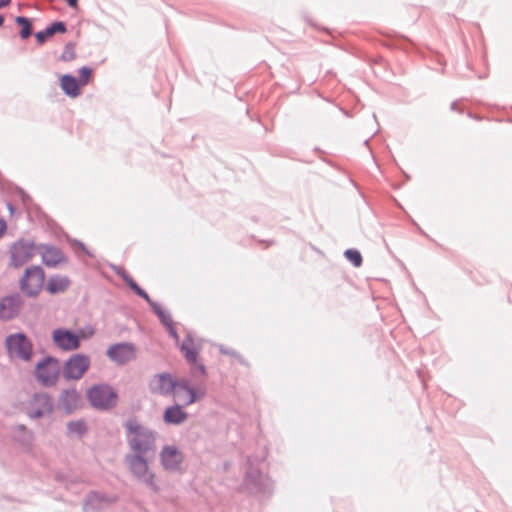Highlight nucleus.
I'll return each mask as SVG.
<instances>
[{"mask_svg": "<svg viewBox=\"0 0 512 512\" xmlns=\"http://www.w3.org/2000/svg\"><path fill=\"white\" fill-rule=\"evenodd\" d=\"M117 501V496L90 491L83 501V512H102Z\"/></svg>", "mask_w": 512, "mask_h": 512, "instance_id": "14", "label": "nucleus"}, {"mask_svg": "<svg viewBox=\"0 0 512 512\" xmlns=\"http://www.w3.org/2000/svg\"><path fill=\"white\" fill-rule=\"evenodd\" d=\"M160 462L162 467L169 472H177L181 469L184 455L174 445H165L160 451Z\"/></svg>", "mask_w": 512, "mask_h": 512, "instance_id": "15", "label": "nucleus"}, {"mask_svg": "<svg viewBox=\"0 0 512 512\" xmlns=\"http://www.w3.org/2000/svg\"><path fill=\"white\" fill-rule=\"evenodd\" d=\"M90 405L100 411H107L117 405L118 394L109 384L101 383L91 386L86 393Z\"/></svg>", "mask_w": 512, "mask_h": 512, "instance_id": "4", "label": "nucleus"}, {"mask_svg": "<svg viewBox=\"0 0 512 512\" xmlns=\"http://www.w3.org/2000/svg\"><path fill=\"white\" fill-rule=\"evenodd\" d=\"M219 351H220V353H222V354L231 355V356H233V357H236V358H238V359H239V361H240L241 363H243V360H242L241 356H240V355H238L235 351L230 350V349H225V348H223L222 346L220 347Z\"/></svg>", "mask_w": 512, "mask_h": 512, "instance_id": "31", "label": "nucleus"}, {"mask_svg": "<svg viewBox=\"0 0 512 512\" xmlns=\"http://www.w3.org/2000/svg\"><path fill=\"white\" fill-rule=\"evenodd\" d=\"M149 392L153 395H159L162 397H180L181 390H186L190 394L187 399L186 405H191L196 401L202 399L206 394V389L198 384L196 386L191 385L190 379L182 377L176 379L169 372H162L153 375L148 382Z\"/></svg>", "mask_w": 512, "mask_h": 512, "instance_id": "1", "label": "nucleus"}, {"mask_svg": "<svg viewBox=\"0 0 512 512\" xmlns=\"http://www.w3.org/2000/svg\"><path fill=\"white\" fill-rule=\"evenodd\" d=\"M91 364L90 357L85 354H73L65 362L62 370L66 380H79L83 377Z\"/></svg>", "mask_w": 512, "mask_h": 512, "instance_id": "10", "label": "nucleus"}, {"mask_svg": "<svg viewBox=\"0 0 512 512\" xmlns=\"http://www.w3.org/2000/svg\"><path fill=\"white\" fill-rule=\"evenodd\" d=\"M61 373L60 361L52 356H46L35 366V377L37 381L45 386H54Z\"/></svg>", "mask_w": 512, "mask_h": 512, "instance_id": "6", "label": "nucleus"}, {"mask_svg": "<svg viewBox=\"0 0 512 512\" xmlns=\"http://www.w3.org/2000/svg\"><path fill=\"white\" fill-rule=\"evenodd\" d=\"M36 246L34 241L19 239L10 247V266L19 268L30 261L35 255Z\"/></svg>", "mask_w": 512, "mask_h": 512, "instance_id": "9", "label": "nucleus"}, {"mask_svg": "<svg viewBox=\"0 0 512 512\" xmlns=\"http://www.w3.org/2000/svg\"><path fill=\"white\" fill-rule=\"evenodd\" d=\"M67 31L66 24L62 21L53 22L44 30L35 33V38L39 44H43L49 37L56 33H65Z\"/></svg>", "mask_w": 512, "mask_h": 512, "instance_id": "21", "label": "nucleus"}, {"mask_svg": "<svg viewBox=\"0 0 512 512\" xmlns=\"http://www.w3.org/2000/svg\"><path fill=\"white\" fill-rule=\"evenodd\" d=\"M15 22L17 25L21 26V30H20V37L22 39H27L31 36L32 34V23L31 21L27 18V17H24V16H17L15 18Z\"/></svg>", "mask_w": 512, "mask_h": 512, "instance_id": "25", "label": "nucleus"}, {"mask_svg": "<svg viewBox=\"0 0 512 512\" xmlns=\"http://www.w3.org/2000/svg\"><path fill=\"white\" fill-rule=\"evenodd\" d=\"M22 305L23 299L18 293L2 298L0 300V319L7 321L17 317Z\"/></svg>", "mask_w": 512, "mask_h": 512, "instance_id": "17", "label": "nucleus"}, {"mask_svg": "<svg viewBox=\"0 0 512 512\" xmlns=\"http://www.w3.org/2000/svg\"><path fill=\"white\" fill-rule=\"evenodd\" d=\"M45 281V272L39 265L26 268L19 281L20 290L28 297H36L41 292Z\"/></svg>", "mask_w": 512, "mask_h": 512, "instance_id": "5", "label": "nucleus"}, {"mask_svg": "<svg viewBox=\"0 0 512 512\" xmlns=\"http://www.w3.org/2000/svg\"><path fill=\"white\" fill-rule=\"evenodd\" d=\"M127 444L131 450L128 455L154 457L157 450V432L140 424L136 419H128L124 424Z\"/></svg>", "mask_w": 512, "mask_h": 512, "instance_id": "2", "label": "nucleus"}, {"mask_svg": "<svg viewBox=\"0 0 512 512\" xmlns=\"http://www.w3.org/2000/svg\"><path fill=\"white\" fill-rule=\"evenodd\" d=\"M52 339L54 344L63 351L75 350L80 346V336L65 328L55 329L52 332Z\"/></svg>", "mask_w": 512, "mask_h": 512, "instance_id": "16", "label": "nucleus"}, {"mask_svg": "<svg viewBox=\"0 0 512 512\" xmlns=\"http://www.w3.org/2000/svg\"><path fill=\"white\" fill-rule=\"evenodd\" d=\"M344 255L355 267H359L362 264V256L358 250L347 249Z\"/></svg>", "mask_w": 512, "mask_h": 512, "instance_id": "28", "label": "nucleus"}, {"mask_svg": "<svg viewBox=\"0 0 512 512\" xmlns=\"http://www.w3.org/2000/svg\"><path fill=\"white\" fill-rule=\"evenodd\" d=\"M147 303L150 305L153 312L158 316L161 323L164 326H170V323H172V319H171L170 315L168 313H166L162 309V307L157 302L153 301L152 299L150 300V302H147Z\"/></svg>", "mask_w": 512, "mask_h": 512, "instance_id": "26", "label": "nucleus"}, {"mask_svg": "<svg viewBox=\"0 0 512 512\" xmlns=\"http://www.w3.org/2000/svg\"><path fill=\"white\" fill-rule=\"evenodd\" d=\"M76 244L90 257H92V254L86 249L85 245L80 242V241H76Z\"/></svg>", "mask_w": 512, "mask_h": 512, "instance_id": "36", "label": "nucleus"}, {"mask_svg": "<svg viewBox=\"0 0 512 512\" xmlns=\"http://www.w3.org/2000/svg\"><path fill=\"white\" fill-rule=\"evenodd\" d=\"M92 74V69L86 66H83L79 69V85H85L89 81V78Z\"/></svg>", "mask_w": 512, "mask_h": 512, "instance_id": "29", "label": "nucleus"}, {"mask_svg": "<svg viewBox=\"0 0 512 512\" xmlns=\"http://www.w3.org/2000/svg\"><path fill=\"white\" fill-rule=\"evenodd\" d=\"M5 345L8 352L14 354L17 358L23 361L31 360L33 344L26 334L22 332L10 334L5 340Z\"/></svg>", "mask_w": 512, "mask_h": 512, "instance_id": "8", "label": "nucleus"}, {"mask_svg": "<svg viewBox=\"0 0 512 512\" xmlns=\"http://www.w3.org/2000/svg\"><path fill=\"white\" fill-rule=\"evenodd\" d=\"M190 394L186 392V390H181V396L180 397H174L175 400L181 402L183 406H187L186 402L189 398Z\"/></svg>", "mask_w": 512, "mask_h": 512, "instance_id": "32", "label": "nucleus"}, {"mask_svg": "<svg viewBox=\"0 0 512 512\" xmlns=\"http://www.w3.org/2000/svg\"><path fill=\"white\" fill-rule=\"evenodd\" d=\"M53 410V398L47 393H36L29 401L27 415L32 419L50 415Z\"/></svg>", "mask_w": 512, "mask_h": 512, "instance_id": "13", "label": "nucleus"}, {"mask_svg": "<svg viewBox=\"0 0 512 512\" xmlns=\"http://www.w3.org/2000/svg\"><path fill=\"white\" fill-rule=\"evenodd\" d=\"M106 356L116 365L124 366L136 359V347L131 342L114 343L108 347Z\"/></svg>", "mask_w": 512, "mask_h": 512, "instance_id": "11", "label": "nucleus"}, {"mask_svg": "<svg viewBox=\"0 0 512 512\" xmlns=\"http://www.w3.org/2000/svg\"><path fill=\"white\" fill-rule=\"evenodd\" d=\"M180 350L185 360L190 365L192 375L197 376V374H199L205 377L207 374L206 367L202 362L198 361L199 351L194 347V340L190 335L183 340Z\"/></svg>", "mask_w": 512, "mask_h": 512, "instance_id": "12", "label": "nucleus"}, {"mask_svg": "<svg viewBox=\"0 0 512 512\" xmlns=\"http://www.w3.org/2000/svg\"><path fill=\"white\" fill-rule=\"evenodd\" d=\"M167 329H168V332L169 334L176 340L179 339V336H178V333L177 331L175 330V328L173 327V323H170V326H166Z\"/></svg>", "mask_w": 512, "mask_h": 512, "instance_id": "33", "label": "nucleus"}, {"mask_svg": "<svg viewBox=\"0 0 512 512\" xmlns=\"http://www.w3.org/2000/svg\"><path fill=\"white\" fill-rule=\"evenodd\" d=\"M74 57V52H73V45L71 43H68L66 45V49L65 51L63 52L62 54V59L63 60H70Z\"/></svg>", "mask_w": 512, "mask_h": 512, "instance_id": "30", "label": "nucleus"}, {"mask_svg": "<svg viewBox=\"0 0 512 512\" xmlns=\"http://www.w3.org/2000/svg\"><path fill=\"white\" fill-rule=\"evenodd\" d=\"M151 456L126 455L125 464L128 466L131 474L153 492L159 491V486L155 481V474L149 467Z\"/></svg>", "mask_w": 512, "mask_h": 512, "instance_id": "3", "label": "nucleus"}, {"mask_svg": "<svg viewBox=\"0 0 512 512\" xmlns=\"http://www.w3.org/2000/svg\"><path fill=\"white\" fill-rule=\"evenodd\" d=\"M20 196H21L23 204L27 205L28 202L30 201V197L23 190H20Z\"/></svg>", "mask_w": 512, "mask_h": 512, "instance_id": "34", "label": "nucleus"}, {"mask_svg": "<svg viewBox=\"0 0 512 512\" xmlns=\"http://www.w3.org/2000/svg\"><path fill=\"white\" fill-rule=\"evenodd\" d=\"M68 5L72 8L77 7L78 0H66Z\"/></svg>", "mask_w": 512, "mask_h": 512, "instance_id": "37", "label": "nucleus"}, {"mask_svg": "<svg viewBox=\"0 0 512 512\" xmlns=\"http://www.w3.org/2000/svg\"><path fill=\"white\" fill-rule=\"evenodd\" d=\"M118 275L124 280V282L129 286V288L139 297L143 298L146 302H150L151 298L147 294V292L142 289L125 271L117 272Z\"/></svg>", "mask_w": 512, "mask_h": 512, "instance_id": "24", "label": "nucleus"}, {"mask_svg": "<svg viewBox=\"0 0 512 512\" xmlns=\"http://www.w3.org/2000/svg\"><path fill=\"white\" fill-rule=\"evenodd\" d=\"M248 469L245 474L244 483L246 487L255 494H270L273 490L271 479L260 472L258 468L253 467V460L248 457Z\"/></svg>", "mask_w": 512, "mask_h": 512, "instance_id": "7", "label": "nucleus"}, {"mask_svg": "<svg viewBox=\"0 0 512 512\" xmlns=\"http://www.w3.org/2000/svg\"><path fill=\"white\" fill-rule=\"evenodd\" d=\"M61 88L70 97H77L80 94L78 80L70 74L61 77Z\"/></svg>", "mask_w": 512, "mask_h": 512, "instance_id": "23", "label": "nucleus"}, {"mask_svg": "<svg viewBox=\"0 0 512 512\" xmlns=\"http://www.w3.org/2000/svg\"><path fill=\"white\" fill-rule=\"evenodd\" d=\"M5 18L0 14V27L4 24Z\"/></svg>", "mask_w": 512, "mask_h": 512, "instance_id": "40", "label": "nucleus"}, {"mask_svg": "<svg viewBox=\"0 0 512 512\" xmlns=\"http://www.w3.org/2000/svg\"><path fill=\"white\" fill-rule=\"evenodd\" d=\"M81 403V395L76 389L63 390L59 396V405L67 414L79 408Z\"/></svg>", "mask_w": 512, "mask_h": 512, "instance_id": "19", "label": "nucleus"}, {"mask_svg": "<svg viewBox=\"0 0 512 512\" xmlns=\"http://www.w3.org/2000/svg\"><path fill=\"white\" fill-rule=\"evenodd\" d=\"M6 229H7L6 222L3 219H0V238L3 236Z\"/></svg>", "mask_w": 512, "mask_h": 512, "instance_id": "35", "label": "nucleus"}, {"mask_svg": "<svg viewBox=\"0 0 512 512\" xmlns=\"http://www.w3.org/2000/svg\"><path fill=\"white\" fill-rule=\"evenodd\" d=\"M70 281L66 276L54 275L49 278L46 290L50 294H57L64 292L69 287Z\"/></svg>", "mask_w": 512, "mask_h": 512, "instance_id": "22", "label": "nucleus"}, {"mask_svg": "<svg viewBox=\"0 0 512 512\" xmlns=\"http://www.w3.org/2000/svg\"><path fill=\"white\" fill-rule=\"evenodd\" d=\"M451 109H452V110H455V109H456V103H455V102H453V103L451 104Z\"/></svg>", "mask_w": 512, "mask_h": 512, "instance_id": "41", "label": "nucleus"}, {"mask_svg": "<svg viewBox=\"0 0 512 512\" xmlns=\"http://www.w3.org/2000/svg\"><path fill=\"white\" fill-rule=\"evenodd\" d=\"M67 429L69 433L81 436L86 432V424L83 420L70 421Z\"/></svg>", "mask_w": 512, "mask_h": 512, "instance_id": "27", "label": "nucleus"}, {"mask_svg": "<svg viewBox=\"0 0 512 512\" xmlns=\"http://www.w3.org/2000/svg\"><path fill=\"white\" fill-rule=\"evenodd\" d=\"M37 250L41 255L42 262L47 267H56L57 265L67 261V258L62 250L54 245L40 244L37 247Z\"/></svg>", "mask_w": 512, "mask_h": 512, "instance_id": "18", "label": "nucleus"}, {"mask_svg": "<svg viewBox=\"0 0 512 512\" xmlns=\"http://www.w3.org/2000/svg\"><path fill=\"white\" fill-rule=\"evenodd\" d=\"M7 207H8V209H9L10 213H11V214H13V213H14V210H15L14 206H13L11 203H8V204H7Z\"/></svg>", "mask_w": 512, "mask_h": 512, "instance_id": "39", "label": "nucleus"}, {"mask_svg": "<svg viewBox=\"0 0 512 512\" xmlns=\"http://www.w3.org/2000/svg\"><path fill=\"white\" fill-rule=\"evenodd\" d=\"M11 3V0H0V9L8 6Z\"/></svg>", "mask_w": 512, "mask_h": 512, "instance_id": "38", "label": "nucleus"}, {"mask_svg": "<svg viewBox=\"0 0 512 512\" xmlns=\"http://www.w3.org/2000/svg\"><path fill=\"white\" fill-rule=\"evenodd\" d=\"M188 418L187 412L183 410V404L168 406L163 413V421L170 425H180Z\"/></svg>", "mask_w": 512, "mask_h": 512, "instance_id": "20", "label": "nucleus"}]
</instances>
